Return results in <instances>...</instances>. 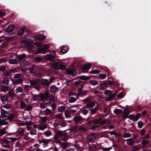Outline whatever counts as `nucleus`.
Wrapping results in <instances>:
<instances>
[{"instance_id":"obj_39","label":"nucleus","mask_w":151,"mask_h":151,"mask_svg":"<svg viewBox=\"0 0 151 151\" xmlns=\"http://www.w3.org/2000/svg\"><path fill=\"white\" fill-rule=\"evenodd\" d=\"M76 99L74 97H70L69 100V102L70 103H72L76 101Z\"/></svg>"},{"instance_id":"obj_7","label":"nucleus","mask_w":151,"mask_h":151,"mask_svg":"<svg viewBox=\"0 0 151 151\" xmlns=\"http://www.w3.org/2000/svg\"><path fill=\"white\" fill-rule=\"evenodd\" d=\"M23 79L21 78H18L16 80H13L12 81V84L13 85H18L19 84L22 83Z\"/></svg>"},{"instance_id":"obj_60","label":"nucleus","mask_w":151,"mask_h":151,"mask_svg":"<svg viewBox=\"0 0 151 151\" xmlns=\"http://www.w3.org/2000/svg\"><path fill=\"white\" fill-rule=\"evenodd\" d=\"M35 66H33L29 68V71L30 73H32L33 72V71L35 69Z\"/></svg>"},{"instance_id":"obj_63","label":"nucleus","mask_w":151,"mask_h":151,"mask_svg":"<svg viewBox=\"0 0 151 151\" xmlns=\"http://www.w3.org/2000/svg\"><path fill=\"white\" fill-rule=\"evenodd\" d=\"M8 95L10 97H12L14 96V93L11 91H9L8 93Z\"/></svg>"},{"instance_id":"obj_13","label":"nucleus","mask_w":151,"mask_h":151,"mask_svg":"<svg viewBox=\"0 0 151 151\" xmlns=\"http://www.w3.org/2000/svg\"><path fill=\"white\" fill-rule=\"evenodd\" d=\"M47 128V125L46 124H40L38 127V129L39 130H44Z\"/></svg>"},{"instance_id":"obj_28","label":"nucleus","mask_w":151,"mask_h":151,"mask_svg":"<svg viewBox=\"0 0 151 151\" xmlns=\"http://www.w3.org/2000/svg\"><path fill=\"white\" fill-rule=\"evenodd\" d=\"M113 92L109 90H106L105 91V93L107 96L111 98V95L112 94Z\"/></svg>"},{"instance_id":"obj_12","label":"nucleus","mask_w":151,"mask_h":151,"mask_svg":"<svg viewBox=\"0 0 151 151\" xmlns=\"http://www.w3.org/2000/svg\"><path fill=\"white\" fill-rule=\"evenodd\" d=\"M48 51H45L43 48H39L37 50L36 52V54H38L42 53V54H45Z\"/></svg>"},{"instance_id":"obj_20","label":"nucleus","mask_w":151,"mask_h":151,"mask_svg":"<svg viewBox=\"0 0 151 151\" xmlns=\"http://www.w3.org/2000/svg\"><path fill=\"white\" fill-rule=\"evenodd\" d=\"M60 138L62 140L66 141L68 139V137L67 135L65 134H63L60 136Z\"/></svg>"},{"instance_id":"obj_40","label":"nucleus","mask_w":151,"mask_h":151,"mask_svg":"<svg viewBox=\"0 0 151 151\" xmlns=\"http://www.w3.org/2000/svg\"><path fill=\"white\" fill-rule=\"evenodd\" d=\"M131 134L129 132H127L125 133L123 136V137L124 138H127L130 137H131Z\"/></svg>"},{"instance_id":"obj_46","label":"nucleus","mask_w":151,"mask_h":151,"mask_svg":"<svg viewBox=\"0 0 151 151\" xmlns=\"http://www.w3.org/2000/svg\"><path fill=\"white\" fill-rule=\"evenodd\" d=\"M18 131L19 134L21 135L24 133V130L23 128H20L19 129Z\"/></svg>"},{"instance_id":"obj_61","label":"nucleus","mask_w":151,"mask_h":151,"mask_svg":"<svg viewBox=\"0 0 151 151\" xmlns=\"http://www.w3.org/2000/svg\"><path fill=\"white\" fill-rule=\"evenodd\" d=\"M117 96L119 98H122L124 96L123 93L122 92H121Z\"/></svg>"},{"instance_id":"obj_35","label":"nucleus","mask_w":151,"mask_h":151,"mask_svg":"<svg viewBox=\"0 0 151 151\" xmlns=\"http://www.w3.org/2000/svg\"><path fill=\"white\" fill-rule=\"evenodd\" d=\"M89 83L92 85H96L98 84V82L95 80H91L89 81Z\"/></svg>"},{"instance_id":"obj_32","label":"nucleus","mask_w":151,"mask_h":151,"mask_svg":"<svg viewBox=\"0 0 151 151\" xmlns=\"http://www.w3.org/2000/svg\"><path fill=\"white\" fill-rule=\"evenodd\" d=\"M90 77L85 76H80L79 78L82 80H88Z\"/></svg>"},{"instance_id":"obj_6","label":"nucleus","mask_w":151,"mask_h":151,"mask_svg":"<svg viewBox=\"0 0 151 151\" xmlns=\"http://www.w3.org/2000/svg\"><path fill=\"white\" fill-rule=\"evenodd\" d=\"M14 27H15L14 25L10 24L6 27L5 29V31L6 32L10 33L14 30Z\"/></svg>"},{"instance_id":"obj_43","label":"nucleus","mask_w":151,"mask_h":151,"mask_svg":"<svg viewBox=\"0 0 151 151\" xmlns=\"http://www.w3.org/2000/svg\"><path fill=\"white\" fill-rule=\"evenodd\" d=\"M149 143V140H144L142 141L141 144L143 145L144 146H145L146 145H147Z\"/></svg>"},{"instance_id":"obj_50","label":"nucleus","mask_w":151,"mask_h":151,"mask_svg":"<svg viewBox=\"0 0 151 151\" xmlns=\"http://www.w3.org/2000/svg\"><path fill=\"white\" fill-rule=\"evenodd\" d=\"M48 103H40V105L41 107L42 108H45L47 106Z\"/></svg>"},{"instance_id":"obj_41","label":"nucleus","mask_w":151,"mask_h":151,"mask_svg":"<svg viewBox=\"0 0 151 151\" xmlns=\"http://www.w3.org/2000/svg\"><path fill=\"white\" fill-rule=\"evenodd\" d=\"M107 86V83L105 82H104L101 85V88L102 89H105Z\"/></svg>"},{"instance_id":"obj_45","label":"nucleus","mask_w":151,"mask_h":151,"mask_svg":"<svg viewBox=\"0 0 151 151\" xmlns=\"http://www.w3.org/2000/svg\"><path fill=\"white\" fill-rule=\"evenodd\" d=\"M40 118L41 119L42 122L43 123H45L47 121V117L45 116L44 117H40Z\"/></svg>"},{"instance_id":"obj_8","label":"nucleus","mask_w":151,"mask_h":151,"mask_svg":"<svg viewBox=\"0 0 151 151\" xmlns=\"http://www.w3.org/2000/svg\"><path fill=\"white\" fill-rule=\"evenodd\" d=\"M29 82L31 85H37L40 83V81L39 79H37L35 80H30Z\"/></svg>"},{"instance_id":"obj_27","label":"nucleus","mask_w":151,"mask_h":151,"mask_svg":"<svg viewBox=\"0 0 151 151\" xmlns=\"http://www.w3.org/2000/svg\"><path fill=\"white\" fill-rule=\"evenodd\" d=\"M9 81L8 78H5L2 81V83L6 85L9 84Z\"/></svg>"},{"instance_id":"obj_9","label":"nucleus","mask_w":151,"mask_h":151,"mask_svg":"<svg viewBox=\"0 0 151 151\" xmlns=\"http://www.w3.org/2000/svg\"><path fill=\"white\" fill-rule=\"evenodd\" d=\"M88 91L87 90L82 91L80 88L78 89V93L76 94V95H79V96H83L86 94Z\"/></svg>"},{"instance_id":"obj_64","label":"nucleus","mask_w":151,"mask_h":151,"mask_svg":"<svg viewBox=\"0 0 151 151\" xmlns=\"http://www.w3.org/2000/svg\"><path fill=\"white\" fill-rule=\"evenodd\" d=\"M55 116L58 118L59 119H62V116L61 114H56L55 115Z\"/></svg>"},{"instance_id":"obj_49","label":"nucleus","mask_w":151,"mask_h":151,"mask_svg":"<svg viewBox=\"0 0 151 151\" xmlns=\"http://www.w3.org/2000/svg\"><path fill=\"white\" fill-rule=\"evenodd\" d=\"M66 107L65 106H60L58 109V110L59 111H63L65 109Z\"/></svg>"},{"instance_id":"obj_16","label":"nucleus","mask_w":151,"mask_h":151,"mask_svg":"<svg viewBox=\"0 0 151 151\" xmlns=\"http://www.w3.org/2000/svg\"><path fill=\"white\" fill-rule=\"evenodd\" d=\"M99 108V106H96L94 108L91 109L90 111V114L92 115L96 113Z\"/></svg>"},{"instance_id":"obj_34","label":"nucleus","mask_w":151,"mask_h":151,"mask_svg":"<svg viewBox=\"0 0 151 151\" xmlns=\"http://www.w3.org/2000/svg\"><path fill=\"white\" fill-rule=\"evenodd\" d=\"M1 101L4 103L5 102L7 101L8 100V97L6 96L1 97Z\"/></svg>"},{"instance_id":"obj_56","label":"nucleus","mask_w":151,"mask_h":151,"mask_svg":"<svg viewBox=\"0 0 151 151\" xmlns=\"http://www.w3.org/2000/svg\"><path fill=\"white\" fill-rule=\"evenodd\" d=\"M26 106V104L23 101H22L20 103V107L22 109L24 108Z\"/></svg>"},{"instance_id":"obj_11","label":"nucleus","mask_w":151,"mask_h":151,"mask_svg":"<svg viewBox=\"0 0 151 151\" xmlns=\"http://www.w3.org/2000/svg\"><path fill=\"white\" fill-rule=\"evenodd\" d=\"M8 62L10 64L12 65H17L19 63L17 60L15 59H10L9 60Z\"/></svg>"},{"instance_id":"obj_59","label":"nucleus","mask_w":151,"mask_h":151,"mask_svg":"<svg viewBox=\"0 0 151 151\" xmlns=\"http://www.w3.org/2000/svg\"><path fill=\"white\" fill-rule=\"evenodd\" d=\"M6 133L5 131L3 129H1L0 131V136L1 137L3 135Z\"/></svg>"},{"instance_id":"obj_4","label":"nucleus","mask_w":151,"mask_h":151,"mask_svg":"<svg viewBox=\"0 0 151 151\" xmlns=\"http://www.w3.org/2000/svg\"><path fill=\"white\" fill-rule=\"evenodd\" d=\"M91 65L90 63L87 64L83 65L82 67L83 73L88 72V70L90 68Z\"/></svg>"},{"instance_id":"obj_26","label":"nucleus","mask_w":151,"mask_h":151,"mask_svg":"<svg viewBox=\"0 0 151 151\" xmlns=\"http://www.w3.org/2000/svg\"><path fill=\"white\" fill-rule=\"evenodd\" d=\"M58 89L57 87L54 86H52L50 87V91L52 92H55L57 91Z\"/></svg>"},{"instance_id":"obj_19","label":"nucleus","mask_w":151,"mask_h":151,"mask_svg":"<svg viewBox=\"0 0 151 151\" xmlns=\"http://www.w3.org/2000/svg\"><path fill=\"white\" fill-rule=\"evenodd\" d=\"M51 139H44L43 142V147H45L48 145L49 142H51Z\"/></svg>"},{"instance_id":"obj_3","label":"nucleus","mask_w":151,"mask_h":151,"mask_svg":"<svg viewBox=\"0 0 151 151\" xmlns=\"http://www.w3.org/2000/svg\"><path fill=\"white\" fill-rule=\"evenodd\" d=\"M74 122L76 123L81 124L83 121V118L80 116H75L73 119Z\"/></svg>"},{"instance_id":"obj_57","label":"nucleus","mask_w":151,"mask_h":151,"mask_svg":"<svg viewBox=\"0 0 151 151\" xmlns=\"http://www.w3.org/2000/svg\"><path fill=\"white\" fill-rule=\"evenodd\" d=\"M1 146L5 148H10V146L8 144L4 145V143H2Z\"/></svg>"},{"instance_id":"obj_55","label":"nucleus","mask_w":151,"mask_h":151,"mask_svg":"<svg viewBox=\"0 0 151 151\" xmlns=\"http://www.w3.org/2000/svg\"><path fill=\"white\" fill-rule=\"evenodd\" d=\"M83 101L85 103H89L91 102V100L90 99H89L88 98H86L83 99Z\"/></svg>"},{"instance_id":"obj_44","label":"nucleus","mask_w":151,"mask_h":151,"mask_svg":"<svg viewBox=\"0 0 151 151\" xmlns=\"http://www.w3.org/2000/svg\"><path fill=\"white\" fill-rule=\"evenodd\" d=\"M45 112L46 115H48L52 113L51 110L47 108L45 109Z\"/></svg>"},{"instance_id":"obj_22","label":"nucleus","mask_w":151,"mask_h":151,"mask_svg":"<svg viewBox=\"0 0 151 151\" xmlns=\"http://www.w3.org/2000/svg\"><path fill=\"white\" fill-rule=\"evenodd\" d=\"M43 134L46 136L49 137L52 135V132L50 130H47L44 131Z\"/></svg>"},{"instance_id":"obj_10","label":"nucleus","mask_w":151,"mask_h":151,"mask_svg":"<svg viewBox=\"0 0 151 151\" xmlns=\"http://www.w3.org/2000/svg\"><path fill=\"white\" fill-rule=\"evenodd\" d=\"M66 71L68 73L71 75L73 76H74L77 74V72L76 70L75 69H68Z\"/></svg>"},{"instance_id":"obj_38","label":"nucleus","mask_w":151,"mask_h":151,"mask_svg":"<svg viewBox=\"0 0 151 151\" xmlns=\"http://www.w3.org/2000/svg\"><path fill=\"white\" fill-rule=\"evenodd\" d=\"M109 134L110 135H114L116 136H119L120 135V133H116V132L114 131H111L109 132Z\"/></svg>"},{"instance_id":"obj_54","label":"nucleus","mask_w":151,"mask_h":151,"mask_svg":"<svg viewBox=\"0 0 151 151\" xmlns=\"http://www.w3.org/2000/svg\"><path fill=\"white\" fill-rule=\"evenodd\" d=\"M30 134L32 135H35L37 134V130L35 129H32L30 131Z\"/></svg>"},{"instance_id":"obj_31","label":"nucleus","mask_w":151,"mask_h":151,"mask_svg":"<svg viewBox=\"0 0 151 151\" xmlns=\"http://www.w3.org/2000/svg\"><path fill=\"white\" fill-rule=\"evenodd\" d=\"M122 111V110L121 109H117L114 110V112L115 114H117L121 113Z\"/></svg>"},{"instance_id":"obj_21","label":"nucleus","mask_w":151,"mask_h":151,"mask_svg":"<svg viewBox=\"0 0 151 151\" xmlns=\"http://www.w3.org/2000/svg\"><path fill=\"white\" fill-rule=\"evenodd\" d=\"M36 38L38 40H43L46 38V37L42 35H38L36 37Z\"/></svg>"},{"instance_id":"obj_1","label":"nucleus","mask_w":151,"mask_h":151,"mask_svg":"<svg viewBox=\"0 0 151 151\" xmlns=\"http://www.w3.org/2000/svg\"><path fill=\"white\" fill-rule=\"evenodd\" d=\"M1 116L4 120H6L8 119L10 114L8 112H6L4 109H2L1 110Z\"/></svg>"},{"instance_id":"obj_18","label":"nucleus","mask_w":151,"mask_h":151,"mask_svg":"<svg viewBox=\"0 0 151 151\" xmlns=\"http://www.w3.org/2000/svg\"><path fill=\"white\" fill-rule=\"evenodd\" d=\"M55 57V55H52L51 54H47L45 58L49 60L52 61Z\"/></svg>"},{"instance_id":"obj_37","label":"nucleus","mask_w":151,"mask_h":151,"mask_svg":"<svg viewBox=\"0 0 151 151\" xmlns=\"http://www.w3.org/2000/svg\"><path fill=\"white\" fill-rule=\"evenodd\" d=\"M26 57V55L24 53H23L21 55H18V58L19 60H21L25 58Z\"/></svg>"},{"instance_id":"obj_14","label":"nucleus","mask_w":151,"mask_h":151,"mask_svg":"<svg viewBox=\"0 0 151 151\" xmlns=\"http://www.w3.org/2000/svg\"><path fill=\"white\" fill-rule=\"evenodd\" d=\"M95 105L94 102H90L86 104V107L88 109L92 108Z\"/></svg>"},{"instance_id":"obj_24","label":"nucleus","mask_w":151,"mask_h":151,"mask_svg":"<svg viewBox=\"0 0 151 151\" xmlns=\"http://www.w3.org/2000/svg\"><path fill=\"white\" fill-rule=\"evenodd\" d=\"M23 89L20 87H18L15 90L16 93H21L23 92Z\"/></svg>"},{"instance_id":"obj_5","label":"nucleus","mask_w":151,"mask_h":151,"mask_svg":"<svg viewBox=\"0 0 151 151\" xmlns=\"http://www.w3.org/2000/svg\"><path fill=\"white\" fill-rule=\"evenodd\" d=\"M96 137V135L93 133H92L88 136V139L90 142H92L94 141Z\"/></svg>"},{"instance_id":"obj_51","label":"nucleus","mask_w":151,"mask_h":151,"mask_svg":"<svg viewBox=\"0 0 151 151\" xmlns=\"http://www.w3.org/2000/svg\"><path fill=\"white\" fill-rule=\"evenodd\" d=\"M21 76L22 74H21L17 73L14 76V78L15 79L21 78Z\"/></svg>"},{"instance_id":"obj_23","label":"nucleus","mask_w":151,"mask_h":151,"mask_svg":"<svg viewBox=\"0 0 151 151\" xmlns=\"http://www.w3.org/2000/svg\"><path fill=\"white\" fill-rule=\"evenodd\" d=\"M41 83L42 84L46 85L47 86H48L50 84V83H49L48 80L46 79H42Z\"/></svg>"},{"instance_id":"obj_15","label":"nucleus","mask_w":151,"mask_h":151,"mask_svg":"<svg viewBox=\"0 0 151 151\" xmlns=\"http://www.w3.org/2000/svg\"><path fill=\"white\" fill-rule=\"evenodd\" d=\"M127 141V145H133L134 143V141L132 138H129L125 140Z\"/></svg>"},{"instance_id":"obj_47","label":"nucleus","mask_w":151,"mask_h":151,"mask_svg":"<svg viewBox=\"0 0 151 151\" xmlns=\"http://www.w3.org/2000/svg\"><path fill=\"white\" fill-rule=\"evenodd\" d=\"M1 89L4 91H6L9 90V88L7 86H3L1 88Z\"/></svg>"},{"instance_id":"obj_52","label":"nucleus","mask_w":151,"mask_h":151,"mask_svg":"<svg viewBox=\"0 0 151 151\" xmlns=\"http://www.w3.org/2000/svg\"><path fill=\"white\" fill-rule=\"evenodd\" d=\"M91 129L93 130L98 131L100 129V127L99 126L96 125L92 127Z\"/></svg>"},{"instance_id":"obj_58","label":"nucleus","mask_w":151,"mask_h":151,"mask_svg":"<svg viewBox=\"0 0 151 151\" xmlns=\"http://www.w3.org/2000/svg\"><path fill=\"white\" fill-rule=\"evenodd\" d=\"M43 48L45 51H47V49L49 48V46L48 44H45L44 45Z\"/></svg>"},{"instance_id":"obj_30","label":"nucleus","mask_w":151,"mask_h":151,"mask_svg":"<svg viewBox=\"0 0 151 151\" xmlns=\"http://www.w3.org/2000/svg\"><path fill=\"white\" fill-rule=\"evenodd\" d=\"M25 30L24 28H22L20 29L18 32V34L20 36H21L23 35L24 33Z\"/></svg>"},{"instance_id":"obj_36","label":"nucleus","mask_w":151,"mask_h":151,"mask_svg":"<svg viewBox=\"0 0 151 151\" xmlns=\"http://www.w3.org/2000/svg\"><path fill=\"white\" fill-rule=\"evenodd\" d=\"M100 71L97 69L93 70L89 72V73L91 74H96L99 73Z\"/></svg>"},{"instance_id":"obj_42","label":"nucleus","mask_w":151,"mask_h":151,"mask_svg":"<svg viewBox=\"0 0 151 151\" xmlns=\"http://www.w3.org/2000/svg\"><path fill=\"white\" fill-rule=\"evenodd\" d=\"M32 108L30 105H27L25 108V110L27 111H31L32 110Z\"/></svg>"},{"instance_id":"obj_53","label":"nucleus","mask_w":151,"mask_h":151,"mask_svg":"<svg viewBox=\"0 0 151 151\" xmlns=\"http://www.w3.org/2000/svg\"><path fill=\"white\" fill-rule=\"evenodd\" d=\"M143 124V123L141 121H139L138 122V127L139 128H142Z\"/></svg>"},{"instance_id":"obj_48","label":"nucleus","mask_w":151,"mask_h":151,"mask_svg":"<svg viewBox=\"0 0 151 151\" xmlns=\"http://www.w3.org/2000/svg\"><path fill=\"white\" fill-rule=\"evenodd\" d=\"M52 66L54 69H56L58 68V64L57 62H55L52 64Z\"/></svg>"},{"instance_id":"obj_25","label":"nucleus","mask_w":151,"mask_h":151,"mask_svg":"<svg viewBox=\"0 0 151 151\" xmlns=\"http://www.w3.org/2000/svg\"><path fill=\"white\" fill-rule=\"evenodd\" d=\"M80 111L82 114L85 115H86L88 112V111L87 109L83 108H82L81 109Z\"/></svg>"},{"instance_id":"obj_17","label":"nucleus","mask_w":151,"mask_h":151,"mask_svg":"<svg viewBox=\"0 0 151 151\" xmlns=\"http://www.w3.org/2000/svg\"><path fill=\"white\" fill-rule=\"evenodd\" d=\"M68 50V48L66 46H62L61 47L60 49L61 51L64 53H65L67 52Z\"/></svg>"},{"instance_id":"obj_62","label":"nucleus","mask_w":151,"mask_h":151,"mask_svg":"<svg viewBox=\"0 0 151 151\" xmlns=\"http://www.w3.org/2000/svg\"><path fill=\"white\" fill-rule=\"evenodd\" d=\"M54 99V96L53 95H50L49 97V100L50 101H53Z\"/></svg>"},{"instance_id":"obj_33","label":"nucleus","mask_w":151,"mask_h":151,"mask_svg":"<svg viewBox=\"0 0 151 151\" xmlns=\"http://www.w3.org/2000/svg\"><path fill=\"white\" fill-rule=\"evenodd\" d=\"M106 74H101L99 75L98 78L101 80H103L105 79L106 77Z\"/></svg>"},{"instance_id":"obj_2","label":"nucleus","mask_w":151,"mask_h":151,"mask_svg":"<svg viewBox=\"0 0 151 151\" xmlns=\"http://www.w3.org/2000/svg\"><path fill=\"white\" fill-rule=\"evenodd\" d=\"M140 114L138 113L136 115L134 114H131L128 116L129 118L133 121H137L139 119L140 117Z\"/></svg>"},{"instance_id":"obj_29","label":"nucleus","mask_w":151,"mask_h":151,"mask_svg":"<svg viewBox=\"0 0 151 151\" xmlns=\"http://www.w3.org/2000/svg\"><path fill=\"white\" fill-rule=\"evenodd\" d=\"M71 113L70 111H65V116L66 118H69L71 116Z\"/></svg>"}]
</instances>
